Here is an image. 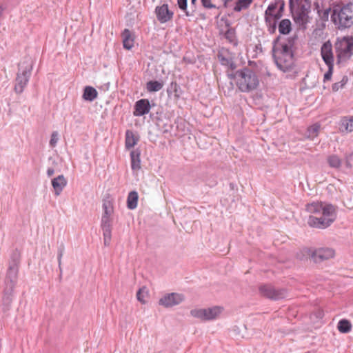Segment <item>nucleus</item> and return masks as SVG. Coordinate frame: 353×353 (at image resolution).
<instances>
[{
  "label": "nucleus",
  "mask_w": 353,
  "mask_h": 353,
  "mask_svg": "<svg viewBox=\"0 0 353 353\" xmlns=\"http://www.w3.org/2000/svg\"><path fill=\"white\" fill-rule=\"evenodd\" d=\"M296 36L283 38L280 35L272 41V57L277 68L285 72L294 66V50Z\"/></svg>",
  "instance_id": "obj_1"
},
{
  "label": "nucleus",
  "mask_w": 353,
  "mask_h": 353,
  "mask_svg": "<svg viewBox=\"0 0 353 353\" xmlns=\"http://www.w3.org/2000/svg\"><path fill=\"white\" fill-rule=\"evenodd\" d=\"M305 210L309 213L321 215L319 217L312 215L308 217L307 224L312 228H327L336 218V208L330 203L312 202L306 205Z\"/></svg>",
  "instance_id": "obj_2"
},
{
  "label": "nucleus",
  "mask_w": 353,
  "mask_h": 353,
  "mask_svg": "<svg viewBox=\"0 0 353 353\" xmlns=\"http://www.w3.org/2000/svg\"><path fill=\"white\" fill-rule=\"evenodd\" d=\"M331 21L339 30L351 28L353 26V3L334 4L331 12Z\"/></svg>",
  "instance_id": "obj_3"
},
{
  "label": "nucleus",
  "mask_w": 353,
  "mask_h": 353,
  "mask_svg": "<svg viewBox=\"0 0 353 353\" xmlns=\"http://www.w3.org/2000/svg\"><path fill=\"white\" fill-rule=\"evenodd\" d=\"M230 79L236 81L238 88L243 92H250L257 88L259 85V78L252 70L243 68L234 74H228Z\"/></svg>",
  "instance_id": "obj_4"
},
{
  "label": "nucleus",
  "mask_w": 353,
  "mask_h": 353,
  "mask_svg": "<svg viewBox=\"0 0 353 353\" xmlns=\"http://www.w3.org/2000/svg\"><path fill=\"white\" fill-rule=\"evenodd\" d=\"M289 7L296 22L301 25L308 22L311 8L310 0H289Z\"/></svg>",
  "instance_id": "obj_5"
},
{
  "label": "nucleus",
  "mask_w": 353,
  "mask_h": 353,
  "mask_svg": "<svg viewBox=\"0 0 353 353\" xmlns=\"http://www.w3.org/2000/svg\"><path fill=\"white\" fill-rule=\"evenodd\" d=\"M337 63L345 62L353 55V37L337 38L334 43Z\"/></svg>",
  "instance_id": "obj_6"
},
{
  "label": "nucleus",
  "mask_w": 353,
  "mask_h": 353,
  "mask_svg": "<svg viewBox=\"0 0 353 353\" xmlns=\"http://www.w3.org/2000/svg\"><path fill=\"white\" fill-rule=\"evenodd\" d=\"M20 263V254L18 251H14L10 256L9 265L7 270L4 286L15 288L18 280L19 266Z\"/></svg>",
  "instance_id": "obj_7"
},
{
  "label": "nucleus",
  "mask_w": 353,
  "mask_h": 353,
  "mask_svg": "<svg viewBox=\"0 0 353 353\" xmlns=\"http://www.w3.org/2000/svg\"><path fill=\"white\" fill-rule=\"evenodd\" d=\"M32 65L29 62H23L19 65L18 72L15 78L14 91L17 94L23 92L30 78Z\"/></svg>",
  "instance_id": "obj_8"
},
{
  "label": "nucleus",
  "mask_w": 353,
  "mask_h": 353,
  "mask_svg": "<svg viewBox=\"0 0 353 353\" xmlns=\"http://www.w3.org/2000/svg\"><path fill=\"white\" fill-rule=\"evenodd\" d=\"M259 292L261 296L278 301L287 296V291L284 288H276L271 284H261L259 286Z\"/></svg>",
  "instance_id": "obj_9"
},
{
  "label": "nucleus",
  "mask_w": 353,
  "mask_h": 353,
  "mask_svg": "<svg viewBox=\"0 0 353 353\" xmlns=\"http://www.w3.org/2000/svg\"><path fill=\"white\" fill-rule=\"evenodd\" d=\"M222 311L223 307L214 306L209 308L193 309L190 310V314L203 321H208L216 319Z\"/></svg>",
  "instance_id": "obj_10"
},
{
  "label": "nucleus",
  "mask_w": 353,
  "mask_h": 353,
  "mask_svg": "<svg viewBox=\"0 0 353 353\" xmlns=\"http://www.w3.org/2000/svg\"><path fill=\"white\" fill-rule=\"evenodd\" d=\"M308 255L315 263H321L333 258L335 255V251L330 248H310L308 250Z\"/></svg>",
  "instance_id": "obj_11"
},
{
  "label": "nucleus",
  "mask_w": 353,
  "mask_h": 353,
  "mask_svg": "<svg viewBox=\"0 0 353 353\" xmlns=\"http://www.w3.org/2000/svg\"><path fill=\"white\" fill-rule=\"evenodd\" d=\"M184 299V296L182 294L172 292L161 297L159 301V303L165 307H171L180 304Z\"/></svg>",
  "instance_id": "obj_12"
},
{
  "label": "nucleus",
  "mask_w": 353,
  "mask_h": 353,
  "mask_svg": "<svg viewBox=\"0 0 353 353\" xmlns=\"http://www.w3.org/2000/svg\"><path fill=\"white\" fill-rule=\"evenodd\" d=\"M157 19L161 23H165L172 19L174 12L169 10L168 4L157 6L154 10Z\"/></svg>",
  "instance_id": "obj_13"
},
{
  "label": "nucleus",
  "mask_w": 353,
  "mask_h": 353,
  "mask_svg": "<svg viewBox=\"0 0 353 353\" xmlns=\"http://www.w3.org/2000/svg\"><path fill=\"white\" fill-rule=\"evenodd\" d=\"M101 227L103 230L104 245L105 246H108L110 244L112 236L111 218L107 216H102L101 221Z\"/></svg>",
  "instance_id": "obj_14"
},
{
  "label": "nucleus",
  "mask_w": 353,
  "mask_h": 353,
  "mask_svg": "<svg viewBox=\"0 0 353 353\" xmlns=\"http://www.w3.org/2000/svg\"><path fill=\"white\" fill-rule=\"evenodd\" d=\"M151 105L148 99H142L135 102L133 114L135 117H141L150 112Z\"/></svg>",
  "instance_id": "obj_15"
},
{
  "label": "nucleus",
  "mask_w": 353,
  "mask_h": 353,
  "mask_svg": "<svg viewBox=\"0 0 353 353\" xmlns=\"http://www.w3.org/2000/svg\"><path fill=\"white\" fill-rule=\"evenodd\" d=\"M230 54V52L228 49L222 48L219 51L217 57L222 65L227 66L233 70L236 69V65L234 62L233 59Z\"/></svg>",
  "instance_id": "obj_16"
},
{
  "label": "nucleus",
  "mask_w": 353,
  "mask_h": 353,
  "mask_svg": "<svg viewBox=\"0 0 353 353\" xmlns=\"http://www.w3.org/2000/svg\"><path fill=\"white\" fill-rule=\"evenodd\" d=\"M321 57L326 65L334 64V54L332 52V45L330 41H327L321 48Z\"/></svg>",
  "instance_id": "obj_17"
},
{
  "label": "nucleus",
  "mask_w": 353,
  "mask_h": 353,
  "mask_svg": "<svg viewBox=\"0 0 353 353\" xmlns=\"http://www.w3.org/2000/svg\"><path fill=\"white\" fill-rule=\"evenodd\" d=\"M14 288L4 286L2 296L3 312H6L10 309L14 299Z\"/></svg>",
  "instance_id": "obj_18"
},
{
  "label": "nucleus",
  "mask_w": 353,
  "mask_h": 353,
  "mask_svg": "<svg viewBox=\"0 0 353 353\" xmlns=\"http://www.w3.org/2000/svg\"><path fill=\"white\" fill-rule=\"evenodd\" d=\"M51 183L54 191V194L59 196L66 186L68 181L65 176L61 174L54 178Z\"/></svg>",
  "instance_id": "obj_19"
},
{
  "label": "nucleus",
  "mask_w": 353,
  "mask_h": 353,
  "mask_svg": "<svg viewBox=\"0 0 353 353\" xmlns=\"http://www.w3.org/2000/svg\"><path fill=\"white\" fill-rule=\"evenodd\" d=\"M339 130L343 134L352 132L353 131V116L342 117L339 123Z\"/></svg>",
  "instance_id": "obj_20"
},
{
  "label": "nucleus",
  "mask_w": 353,
  "mask_h": 353,
  "mask_svg": "<svg viewBox=\"0 0 353 353\" xmlns=\"http://www.w3.org/2000/svg\"><path fill=\"white\" fill-rule=\"evenodd\" d=\"M121 37L123 48L127 50L132 49L134 46V36L131 31L128 29H125L121 33Z\"/></svg>",
  "instance_id": "obj_21"
},
{
  "label": "nucleus",
  "mask_w": 353,
  "mask_h": 353,
  "mask_svg": "<svg viewBox=\"0 0 353 353\" xmlns=\"http://www.w3.org/2000/svg\"><path fill=\"white\" fill-rule=\"evenodd\" d=\"M141 151L135 149L130 152L131 168L132 170H139L141 168Z\"/></svg>",
  "instance_id": "obj_22"
},
{
  "label": "nucleus",
  "mask_w": 353,
  "mask_h": 353,
  "mask_svg": "<svg viewBox=\"0 0 353 353\" xmlns=\"http://www.w3.org/2000/svg\"><path fill=\"white\" fill-rule=\"evenodd\" d=\"M138 141L139 137L136 136L132 130H126L125 141L126 149L133 148L137 143Z\"/></svg>",
  "instance_id": "obj_23"
},
{
  "label": "nucleus",
  "mask_w": 353,
  "mask_h": 353,
  "mask_svg": "<svg viewBox=\"0 0 353 353\" xmlns=\"http://www.w3.org/2000/svg\"><path fill=\"white\" fill-rule=\"evenodd\" d=\"M98 95V92L95 88L91 86H85L82 95L85 101H93Z\"/></svg>",
  "instance_id": "obj_24"
},
{
  "label": "nucleus",
  "mask_w": 353,
  "mask_h": 353,
  "mask_svg": "<svg viewBox=\"0 0 353 353\" xmlns=\"http://www.w3.org/2000/svg\"><path fill=\"white\" fill-rule=\"evenodd\" d=\"M278 29L281 34H288L292 30L291 21L288 19H282L278 24Z\"/></svg>",
  "instance_id": "obj_25"
},
{
  "label": "nucleus",
  "mask_w": 353,
  "mask_h": 353,
  "mask_svg": "<svg viewBox=\"0 0 353 353\" xmlns=\"http://www.w3.org/2000/svg\"><path fill=\"white\" fill-rule=\"evenodd\" d=\"M139 195L137 192L131 191L127 197V207L130 210H134L137 207Z\"/></svg>",
  "instance_id": "obj_26"
},
{
  "label": "nucleus",
  "mask_w": 353,
  "mask_h": 353,
  "mask_svg": "<svg viewBox=\"0 0 353 353\" xmlns=\"http://www.w3.org/2000/svg\"><path fill=\"white\" fill-rule=\"evenodd\" d=\"M168 94H174V98L179 99L181 97L183 91L180 85L176 81H172L167 90Z\"/></svg>",
  "instance_id": "obj_27"
},
{
  "label": "nucleus",
  "mask_w": 353,
  "mask_h": 353,
  "mask_svg": "<svg viewBox=\"0 0 353 353\" xmlns=\"http://www.w3.org/2000/svg\"><path fill=\"white\" fill-rule=\"evenodd\" d=\"M314 6L321 19L325 21H327L330 12H332V8L328 6L327 8L323 7L322 8H320L318 3H315Z\"/></svg>",
  "instance_id": "obj_28"
},
{
  "label": "nucleus",
  "mask_w": 353,
  "mask_h": 353,
  "mask_svg": "<svg viewBox=\"0 0 353 353\" xmlns=\"http://www.w3.org/2000/svg\"><path fill=\"white\" fill-rule=\"evenodd\" d=\"M320 129L321 125L318 123L309 126L306 132L307 138L313 140L318 136Z\"/></svg>",
  "instance_id": "obj_29"
},
{
  "label": "nucleus",
  "mask_w": 353,
  "mask_h": 353,
  "mask_svg": "<svg viewBox=\"0 0 353 353\" xmlns=\"http://www.w3.org/2000/svg\"><path fill=\"white\" fill-rule=\"evenodd\" d=\"M337 328L341 333H348L352 330V324L347 319H341L338 323Z\"/></svg>",
  "instance_id": "obj_30"
},
{
  "label": "nucleus",
  "mask_w": 353,
  "mask_h": 353,
  "mask_svg": "<svg viewBox=\"0 0 353 353\" xmlns=\"http://www.w3.org/2000/svg\"><path fill=\"white\" fill-rule=\"evenodd\" d=\"M253 0H238L235 3V6L233 8L234 12H241L243 10L248 9Z\"/></svg>",
  "instance_id": "obj_31"
},
{
  "label": "nucleus",
  "mask_w": 353,
  "mask_h": 353,
  "mask_svg": "<svg viewBox=\"0 0 353 353\" xmlns=\"http://www.w3.org/2000/svg\"><path fill=\"white\" fill-rule=\"evenodd\" d=\"M163 86V83L158 81H150L146 83V89L150 92H158Z\"/></svg>",
  "instance_id": "obj_32"
},
{
  "label": "nucleus",
  "mask_w": 353,
  "mask_h": 353,
  "mask_svg": "<svg viewBox=\"0 0 353 353\" xmlns=\"http://www.w3.org/2000/svg\"><path fill=\"white\" fill-rule=\"evenodd\" d=\"M327 163L331 168L338 169L341 167L342 161L336 154L330 155L327 159Z\"/></svg>",
  "instance_id": "obj_33"
},
{
  "label": "nucleus",
  "mask_w": 353,
  "mask_h": 353,
  "mask_svg": "<svg viewBox=\"0 0 353 353\" xmlns=\"http://www.w3.org/2000/svg\"><path fill=\"white\" fill-rule=\"evenodd\" d=\"M278 8V3H270L265 11V22L268 23L269 18H273L275 10Z\"/></svg>",
  "instance_id": "obj_34"
},
{
  "label": "nucleus",
  "mask_w": 353,
  "mask_h": 353,
  "mask_svg": "<svg viewBox=\"0 0 353 353\" xmlns=\"http://www.w3.org/2000/svg\"><path fill=\"white\" fill-rule=\"evenodd\" d=\"M177 4L179 8L185 12V16L193 17L194 15V10H193L192 12H189L188 10L187 0H177Z\"/></svg>",
  "instance_id": "obj_35"
},
{
  "label": "nucleus",
  "mask_w": 353,
  "mask_h": 353,
  "mask_svg": "<svg viewBox=\"0 0 353 353\" xmlns=\"http://www.w3.org/2000/svg\"><path fill=\"white\" fill-rule=\"evenodd\" d=\"M103 213L102 214V216L110 217V216L113 212V207H112L110 201H105L103 202Z\"/></svg>",
  "instance_id": "obj_36"
},
{
  "label": "nucleus",
  "mask_w": 353,
  "mask_h": 353,
  "mask_svg": "<svg viewBox=\"0 0 353 353\" xmlns=\"http://www.w3.org/2000/svg\"><path fill=\"white\" fill-rule=\"evenodd\" d=\"M348 79L347 76H343L342 79L339 81L334 83L332 86V90L333 92H337L340 89H342L347 83Z\"/></svg>",
  "instance_id": "obj_37"
},
{
  "label": "nucleus",
  "mask_w": 353,
  "mask_h": 353,
  "mask_svg": "<svg viewBox=\"0 0 353 353\" xmlns=\"http://www.w3.org/2000/svg\"><path fill=\"white\" fill-rule=\"evenodd\" d=\"M277 21L278 20L274 19V18H269L268 23H265L270 34H272L275 33L277 27Z\"/></svg>",
  "instance_id": "obj_38"
},
{
  "label": "nucleus",
  "mask_w": 353,
  "mask_h": 353,
  "mask_svg": "<svg viewBox=\"0 0 353 353\" xmlns=\"http://www.w3.org/2000/svg\"><path fill=\"white\" fill-rule=\"evenodd\" d=\"M64 251H65L64 244L61 243V245L59 246L58 250H57V261H58L59 268L61 273L62 272L61 259H62V256L63 255Z\"/></svg>",
  "instance_id": "obj_39"
},
{
  "label": "nucleus",
  "mask_w": 353,
  "mask_h": 353,
  "mask_svg": "<svg viewBox=\"0 0 353 353\" xmlns=\"http://www.w3.org/2000/svg\"><path fill=\"white\" fill-rule=\"evenodd\" d=\"M284 7H285V3L283 1H281L279 4H278V10L276 11V12H274L275 14H274V19H276V20H279L280 19L282 16H283V11H284Z\"/></svg>",
  "instance_id": "obj_40"
},
{
  "label": "nucleus",
  "mask_w": 353,
  "mask_h": 353,
  "mask_svg": "<svg viewBox=\"0 0 353 353\" xmlns=\"http://www.w3.org/2000/svg\"><path fill=\"white\" fill-rule=\"evenodd\" d=\"M327 66L328 68V70L324 74V77H323L324 82L331 79L332 73H333V70H334V64L327 65Z\"/></svg>",
  "instance_id": "obj_41"
},
{
  "label": "nucleus",
  "mask_w": 353,
  "mask_h": 353,
  "mask_svg": "<svg viewBox=\"0 0 353 353\" xmlns=\"http://www.w3.org/2000/svg\"><path fill=\"white\" fill-rule=\"evenodd\" d=\"M202 6L206 9L217 8L219 9L220 6H216L212 3V0H201Z\"/></svg>",
  "instance_id": "obj_42"
},
{
  "label": "nucleus",
  "mask_w": 353,
  "mask_h": 353,
  "mask_svg": "<svg viewBox=\"0 0 353 353\" xmlns=\"http://www.w3.org/2000/svg\"><path fill=\"white\" fill-rule=\"evenodd\" d=\"M59 140V134L57 131H54L52 133L50 140V145L51 147L54 148L57 145Z\"/></svg>",
  "instance_id": "obj_43"
},
{
  "label": "nucleus",
  "mask_w": 353,
  "mask_h": 353,
  "mask_svg": "<svg viewBox=\"0 0 353 353\" xmlns=\"http://www.w3.org/2000/svg\"><path fill=\"white\" fill-rule=\"evenodd\" d=\"M345 162L347 168H353V152L345 155Z\"/></svg>",
  "instance_id": "obj_44"
},
{
  "label": "nucleus",
  "mask_w": 353,
  "mask_h": 353,
  "mask_svg": "<svg viewBox=\"0 0 353 353\" xmlns=\"http://www.w3.org/2000/svg\"><path fill=\"white\" fill-rule=\"evenodd\" d=\"M143 290L142 289H139L138 292H137V298L138 301H139L141 303H145V301L143 299Z\"/></svg>",
  "instance_id": "obj_45"
},
{
  "label": "nucleus",
  "mask_w": 353,
  "mask_h": 353,
  "mask_svg": "<svg viewBox=\"0 0 353 353\" xmlns=\"http://www.w3.org/2000/svg\"><path fill=\"white\" fill-rule=\"evenodd\" d=\"M54 173V170L52 168H48L47 170V175L48 177L52 176Z\"/></svg>",
  "instance_id": "obj_46"
},
{
  "label": "nucleus",
  "mask_w": 353,
  "mask_h": 353,
  "mask_svg": "<svg viewBox=\"0 0 353 353\" xmlns=\"http://www.w3.org/2000/svg\"><path fill=\"white\" fill-rule=\"evenodd\" d=\"M232 0H222V1L223 2V8H228V4H229V2L232 1Z\"/></svg>",
  "instance_id": "obj_47"
},
{
  "label": "nucleus",
  "mask_w": 353,
  "mask_h": 353,
  "mask_svg": "<svg viewBox=\"0 0 353 353\" xmlns=\"http://www.w3.org/2000/svg\"><path fill=\"white\" fill-rule=\"evenodd\" d=\"M232 34L233 33L230 30H228L225 33V37L227 39H230Z\"/></svg>",
  "instance_id": "obj_48"
},
{
  "label": "nucleus",
  "mask_w": 353,
  "mask_h": 353,
  "mask_svg": "<svg viewBox=\"0 0 353 353\" xmlns=\"http://www.w3.org/2000/svg\"><path fill=\"white\" fill-rule=\"evenodd\" d=\"M196 0H191V6L195 8Z\"/></svg>",
  "instance_id": "obj_49"
},
{
  "label": "nucleus",
  "mask_w": 353,
  "mask_h": 353,
  "mask_svg": "<svg viewBox=\"0 0 353 353\" xmlns=\"http://www.w3.org/2000/svg\"><path fill=\"white\" fill-rule=\"evenodd\" d=\"M2 11H3V9L0 6V16L2 14Z\"/></svg>",
  "instance_id": "obj_50"
}]
</instances>
